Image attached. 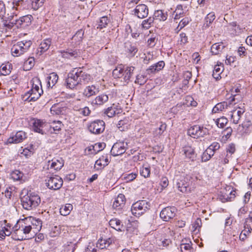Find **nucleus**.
<instances>
[{"label": "nucleus", "instance_id": "obj_61", "mask_svg": "<svg viewBox=\"0 0 252 252\" xmlns=\"http://www.w3.org/2000/svg\"><path fill=\"white\" fill-rule=\"evenodd\" d=\"M137 174L135 173L126 174L124 175V178L126 182H130L136 178Z\"/></svg>", "mask_w": 252, "mask_h": 252}, {"label": "nucleus", "instance_id": "obj_2", "mask_svg": "<svg viewBox=\"0 0 252 252\" xmlns=\"http://www.w3.org/2000/svg\"><path fill=\"white\" fill-rule=\"evenodd\" d=\"M21 202L24 209L31 210L39 205L41 199L39 196L35 193L30 192L22 197Z\"/></svg>", "mask_w": 252, "mask_h": 252}, {"label": "nucleus", "instance_id": "obj_6", "mask_svg": "<svg viewBox=\"0 0 252 252\" xmlns=\"http://www.w3.org/2000/svg\"><path fill=\"white\" fill-rule=\"evenodd\" d=\"M208 132L207 128L199 125H194L188 129V134L194 138H198L207 135Z\"/></svg>", "mask_w": 252, "mask_h": 252}, {"label": "nucleus", "instance_id": "obj_39", "mask_svg": "<svg viewBox=\"0 0 252 252\" xmlns=\"http://www.w3.org/2000/svg\"><path fill=\"white\" fill-rule=\"evenodd\" d=\"M224 47L222 43H216L212 45L211 52L213 55H218L222 51Z\"/></svg>", "mask_w": 252, "mask_h": 252}, {"label": "nucleus", "instance_id": "obj_45", "mask_svg": "<svg viewBox=\"0 0 252 252\" xmlns=\"http://www.w3.org/2000/svg\"><path fill=\"white\" fill-rule=\"evenodd\" d=\"M72 209L73 206L71 204H66L60 208V212L62 215L65 216L70 214Z\"/></svg>", "mask_w": 252, "mask_h": 252}, {"label": "nucleus", "instance_id": "obj_62", "mask_svg": "<svg viewBox=\"0 0 252 252\" xmlns=\"http://www.w3.org/2000/svg\"><path fill=\"white\" fill-rule=\"evenodd\" d=\"M201 220L200 219H197L195 222L192 224V228H193V231H196L197 229H199L200 228L201 226Z\"/></svg>", "mask_w": 252, "mask_h": 252}, {"label": "nucleus", "instance_id": "obj_12", "mask_svg": "<svg viewBox=\"0 0 252 252\" xmlns=\"http://www.w3.org/2000/svg\"><path fill=\"white\" fill-rule=\"evenodd\" d=\"M176 211L174 207H165L160 212V217L163 220L168 221L175 217Z\"/></svg>", "mask_w": 252, "mask_h": 252}, {"label": "nucleus", "instance_id": "obj_17", "mask_svg": "<svg viewBox=\"0 0 252 252\" xmlns=\"http://www.w3.org/2000/svg\"><path fill=\"white\" fill-rule=\"evenodd\" d=\"M126 145L124 142H117L112 146L111 150V154L114 157L124 154L126 151Z\"/></svg>", "mask_w": 252, "mask_h": 252}, {"label": "nucleus", "instance_id": "obj_52", "mask_svg": "<svg viewBox=\"0 0 252 252\" xmlns=\"http://www.w3.org/2000/svg\"><path fill=\"white\" fill-rule=\"evenodd\" d=\"M140 175L144 178H147L150 175V168L149 166H143L140 169Z\"/></svg>", "mask_w": 252, "mask_h": 252}, {"label": "nucleus", "instance_id": "obj_50", "mask_svg": "<svg viewBox=\"0 0 252 252\" xmlns=\"http://www.w3.org/2000/svg\"><path fill=\"white\" fill-rule=\"evenodd\" d=\"M109 22V20L107 16H103L100 18L97 28L102 29L106 27Z\"/></svg>", "mask_w": 252, "mask_h": 252}, {"label": "nucleus", "instance_id": "obj_47", "mask_svg": "<svg viewBox=\"0 0 252 252\" xmlns=\"http://www.w3.org/2000/svg\"><path fill=\"white\" fill-rule=\"evenodd\" d=\"M111 243V242H110V240H106L105 239H100L96 243V247L100 249H103L109 247Z\"/></svg>", "mask_w": 252, "mask_h": 252}, {"label": "nucleus", "instance_id": "obj_30", "mask_svg": "<svg viewBox=\"0 0 252 252\" xmlns=\"http://www.w3.org/2000/svg\"><path fill=\"white\" fill-rule=\"evenodd\" d=\"M154 21H164L167 18V12L162 10H156L153 16Z\"/></svg>", "mask_w": 252, "mask_h": 252}, {"label": "nucleus", "instance_id": "obj_35", "mask_svg": "<svg viewBox=\"0 0 252 252\" xmlns=\"http://www.w3.org/2000/svg\"><path fill=\"white\" fill-rule=\"evenodd\" d=\"M183 151L185 156L191 161L196 159V155L194 149L190 146H187L184 148Z\"/></svg>", "mask_w": 252, "mask_h": 252}, {"label": "nucleus", "instance_id": "obj_51", "mask_svg": "<svg viewBox=\"0 0 252 252\" xmlns=\"http://www.w3.org/2000/svg\"><path fill=\"white\" fill-rule=\"evenodd\" d=\"M227 123L228 120L224 117H222L220 118L217 119L216 121L217 126L220 128H223Z\"/></svg>", "mask_w": 252, "mask_h": 252}, {"label": "nucleus", "instance_id": "obj_7", "mask_svg": "<svg viewBox=\"0 0 252 252\" xmlns=\"http://www.w3.org/2000/svg\"><path fill=\"white\" fill-rule=\"evenodd\" d=\"M105 124L103 121L96 120L91 122L88 125L89 130L93 134H99L105 129Z\"/></svg>", "mask_w": 252, "mask_h": 252}, {"label": "nucleus", "instance_id": "obj_11", "mask_svg": "<svg viewBox=\"0 0 252 252\" xmlns=\"http://www.w3.org/2000/svg\"><path fill=\"white\" fill-rule=\"evenodd\" d=\"M63 184L62 179L57 175L49 177L46 183L48 188L54 190L60 189L62 187Z\"/></svg>", "mask_w": 252, "mask_h": 252}, {"label": "nucleus", "instance_id": "obj_14", "mask_svg": "<svg viewBox=\"0 0 252 252\" xmlns=\"http://www.w3.org/2000/svg\"><path fill=\"white\" fill-rule=\"evenodd\" d=\"M12 226L8 223L6 220L0 222V238H4L6 236H9L12 234Z\"/></svg>", "mask_w": 252, "mask_h": 252}, {"label": "nucleus", "instance_id": "obj_26", "mask_svg": "<svg viewBox=\"0 0 252 252\" xmlns=\"http://www.w3.org/2000/svg\"><path fill=\"white\" fill-rule=\"evenodd\" d=\"M245 112V110L241 108H239L231 111V120L233 123L237 124L239 123V121Z\"/></svg>", "mask_w": 252, "mask_h": 252}, {"label": "nucleus", "instance_id": "obj_36", "mask_svg": "<svg viewBox=\"0 0 252 252\" xmlns=\"http://www.w3.org/2000/svg\"><path fill=\"white\" fill-rule=\"evenodd\" d=\"M66 108L64 107H62L60 104H55L53 105L51 109V113L53 115H59L63 114L65 113Z\"/></svg>", "mask_w": 252, "mask_h": 252}, {"label": "nucleus", "instance_id": "obj_55", "mask_svg": "<svg viewBox=\"0 0 252 252\" xmlns=\"http://www.w3.org/2000/svg\"><path fill=\"white\" fill-rule=\"evenodd\" d=\"M182 252H192L193 248L189 243H182L180 245Z\"/></svg>", "mask_w": 252, "mask_h": 252}, {"label": "nucleus", "instance_id": "obj_57", "mask_svg": "<svg viewBox=\"0 0 252 252\" xmlns=\"http://www.w3.org/2000/svg\"><path fill=\"white\" fill-rule=\"evenodd\" d=\"M44 1L45 0H33L32 4V8L35 10H37L43 5Z\"/></svg>", "mask_w": 252, "mask_h": 252}, {"label": "nucleus", "instance_id": "obj_38", "mask_svg": "<svg viewBox=\"0 0 252 252\" xmlns=\"http://www.w3.org/2000/svg\"><path fill=\"white\" fill-rule=\"evenodd\" d=\"M108 100V96L105 94H100L95 97L92 100V104L102 105L104 103L107 102Z\"/></svg>", "mask_w": 252, "mask_h": 252}, {"label": "nucleus", "instance_id": "obj_33", "mask_svg": "<svg viewBox=\"0 0 252 252\" xmlns=\"http://www.w3.org/2000/svg\"><path fill=\"white\" fill-rule=\"evenodd\" d=\"M224 70L223 64L221 63H218L214 67L212 76L216 80H219L221 77L220 74Z\"/></svg>", "mask_w": 252, "mask_h": 252}, {"label": "nucleus", "instance_id": "obj_49", "mask_svg": "<svg viewBox=\"0 0 252 252\" xmlns=\"http://www.w3.org/2000/svg\"><path fill=\"white\" fill-rule=\"evenodd\" d=\"M84 32L80 30H78L76 33L73 36L72 40H74L76 44H79L80 41L82 40L84 35Z\"/></svg>", "mask_w": 252, "mask_h": 252}, {"label": "nucleus", "instance_id": "obj_58", "mask_svg": "<svg viewBox=\"0 0 252 252\" xmlns=\"http://www.w3.org/2000/svg\"><path fill=\"white\" fill-rule=\"evenodd\" d=\"M166 128V125L165 123H161L160 126L155 130V134L157 135H161Z\"/></svg>", "mask_w": 252, "mask_h": 252}, {"label": "nucleus", "instance_id": "obj_13", "mask_svg": "<svg viewBox=\"0 0 252 252\" xmlns=\"http://www.w3.org/2000/svg\"><path fill=\"white\" fill-rule=\"evenodd\" d=\"M27 137V133L25 132L22 130L18 131L10 136L7 139V143L8 144L19 143L23 141Z\"/></svg>", "mask_w": 252, "mask_h": 252}, {"label": "nucleus", "instance_id": "obj_44", "mask_svg": "<svg viewBox=\"0 0 252 252\" xmlns=\"http://www.w3.org/2000/svg\"><path fill=\"white\" fill-rule=\"evenodd\" d=\"M120 113V110L117 109L113 104L112 106L108 107L106 109L104 113L109 117L112 118L114 117L116 114Z\"/></svg>", "mask_w": 252, "mask_h": 252}, {"label": "nucleus", "instance_id": "obj_29", "mask_svg": "<svg viewBox=\"0 0 252 252\" xmlns=\"http://www.w3.org/2000/svg\"><path fill=\"white\" fill-rule=\"evenodd\" d=\"M99 92L98 87L94 85L89 86L86 87L84 90L83 94L87 97L95 95Z\"/></svg>", "mask_w": 252, "mask_h": 252}, {"label": "nucleus", "instance_id": "obj_64", "mask_svg": "<svg viewBox=\"0 0 252 252\" xmlns=\"http://www.w3.org/2000/svg\"><path fill=\"white\" fill-rule=\"evenodd\" d=\"M94 244L90 243L88 247L85 249L86 252H97V249Z\"/></svg>", "mask_w": 252, "mask_h": 252}, {"label": "nucleus", "instance_id": "obj_31", "mask_svg": "<svg viewBox=\"0 0 252 252\" xmlns=\"http://www.w3.org/2000/svg\"><path fill=\"white\" fill-rule=\"evenodd\" d=\"M110 226L118 231H124L125 227L121 223L120 220L117 219H112L109 222Z\"/></svg>", "mask_w": 252, "mask_h": 252}, {"label": "nucleus", "instance_id": "obj_59", "mask_svg": "<svg viewBox=\"0 0 252 252\" xmlns=\"http://www.w3.org/2000/svg\"><path fill=\"white\" fill-rule=\"evenodd\" d=\"M190 21V19L188 17H185L183 18L179 23L178 25V27L177 28L180 27V29L179 31L181 30L182 28H183L184 27H185L186 25H187L189 22Z\"/></svg>", "mask_w": 252, "mask_h": 252}, {"label": "nucleus", "instance_id": "obj_24", "mask_svg": "<svg viewBox=\"0 0 252 252\" xmlns=\"http://www.w3.org/2000/svg\"><path fill=\"white\" fill-rule=\"evenodd\" d=\"M109 163V160L108 157L106 155L102 156L95 161L94 168L96 170H101L107 165Z\"/></svg>", "mask_w": 252, "mask_h": 252}, {"label": "nucleus", "instance_id": "obj_27", "mask_svg": "<svg viewBox=\"0 0 252 252\" xmlns=\"http://www.w3.org/2000/svg\"><path fill=\"white\" fill-rule=\"evenodd\" d=\"M165 66V63L163 61H159L157 63L150 66L146 69L147 74H150L151 73H155L161 70Z\"/></svg>", "mask_w": 252, "mask_h": 252}, {"label": "nucleus", "instance_id": "obj_23", "mask_svg": "<svg viewBox=\"0 0 252 252\" xmlns=\"http://www.w3.org/2000/svg\"><path fill=\"white\" fill-rule=\"evenodd\" d=\"M32 123V128L34 131L43 134V128L46 126L45 122L39 119H34Z\"/></svg>", "mask_w": 252, "mask_h": 252}, {"label": "nucleus", "instance_id": "obj_21", "mask_svg": "<svg viewBox=\"0 0 252 252\" xmlns=\"http://www.w3.org/2000/svg\"><path fill=\"white\" fill-rule=\"evenodd\" d=\"M12 230L13 232L11 234L13 239L21 241L29 239V236L25 235L19 227H16V224L12 227Z\"/></svg>", "mask_w": 252, "mask_h": 252}, {"label": "nucleus", "instance_id": "obj_25", "mask_svg": "<svg viewBox=\"0 0 252 252\" xmlns=\"http://www.w3.org/2000/svg\"><path fill=\"white\" fill-rule=\"evenodd\" d=\"M126 201L125 196L123 194H119L115 199L113 204V207L116 210H120L125 205Z\"/></svg>", "mask_w": 252, "mask_h": 252}, {"label": "nucleus", "instance_id": "obj_43", "mask_svg": "<svg viewBox=\"0 0 252 252\" xmlns=\"http://www.w3.org/2000/svg\"><path fill=\"white\" fill-rule=\"evenodd\" d=\"M51 44V39L50 38H46L44 39L40 45L39 49L40 52L42 53L46 51L50 47Z\"/></svg>", "mask_w": 252, "mask_h": 252}, {"label": "nucleus", "instance_id": "obj_16", "mask_svg": "<svg viewBox=\"0 0 252 252\" xmlns=\"http://www.w3.org/2000/svg\"><path fill=\"white\" fill-rule=\"evenodd\" d=\"M188 179L184 176H177L176 186L179 190L182 192H186L189 185L188 182Z\"/></svg>", "mask_w": 252, "mask_h": 252}, {"label": "nucleus", "instance_id": "obj_34", "mask_svg": "<svg viewBox=\"0 0 252 252\" xmlns=\"http://www.w3.org/2000/svg\"><path fill=\"white\" fill-rule=\"evenodd\" d=\"M60 55L64 58L72 59L79 56V54L76 50H69L68 51H62Z\"/></svg>", "mask_w": 252, "mask_h": 252}, {"label": "nucleus", "instance_id": "obj_15", "mask_svg": "<svg viewBox=\"0 0 252 252\" xmlns=\"http://www.w3.org/2000/svg\"><path fill=\"white\" fill-rule=\"evenodd\" d=\"M134 15L138 18L143 19L146 17L149 13V9L144 4L137 5L133 10Z\"/></svg>", "mask_w": 252, "mask_h": 252}, {"label": "nucleus", "instance_id": "obj_10", "mask_svg": "<svg viewBox=\"0 0 252 252\" xmlns=\"http://www.w3.org/2000/svg\"><path fill=\"white\" fill-rule=\"evenodd\" d=\"M220 193L219 198L222 202L231 201L235 196V191L231 186H226Z\"/></svg>", "mask_w": 252, "mask_h": 252}, {"label": "nucleus", "instance_id": "obj_37", "mask_svg": "<svg viewBox=\"0 0 252 252\" xmlns=\"http://www.w3.org/2000/svg\"><path fill=\"white\" fill-rule=\"evenodd\" d=\"M215 18L216 16L214 12H211L208 14L204 19L203 29H204L209 28Z\"/></svg>", "mask_w": 252, "mask_h": 252}, {"label": "nucleus", "instance_id": "obj_32", "mask_svg": "<svg viewBox=\"0 0 252 252\" xmlns=\"http://www.w3.org/2000/svg\"><path fill=\"white\" fill-rule=\"evenodd\" d=\"M58 78V75L56 73L52 72L50 73L46 78L47 87L48 88H53V87L57 83Z\"/></svg>", "mask_w": 252, "mask_h": 252}, {"label": "nucleus", "instance_id": "obj_56", "mask_svg": "<svg viewBox=\"0 0 252 252\" xmlns=\"http://www.w3.org/2000/svg\"><path fill=\"white\" fill-rule=\"evenodd\" d=\"M124 69L121 67H118L113 71V76L115 78H120L123 77Z\"/></svg>", "mask_w": 252, "mask_h": 252}, {"label": "nucleus", "instance_id": "obj_48", "mask_svg": "<svg viewBox=\"0 0 252 252\" xmlns=\"http://www.w3.org/2000/svg\"><path fill=\"white\" fill-rule=\"evenodd\" d=\"M24 174L20 170H15L13 171L11 174V178L14 181H19L22 179Z\"/></svg>", "mask_w": 252, "mask_h": 252}, {"label": "nucleus", "instance_id": "obj_4", "mask_svg": "<svg viewBox=\"0 0 252 252\" xmlns=\"http://www.w3.org/2000/svg\"><path fill=\"white\" fill-rule=\"evenodd\" d=\"M43 94L41 85L39 80L36 79L33 81L31 90L25 94V96H27L29 101H35L38 99Z\"/></svg>", "mask_w": 252, "mask_h": 252}, {"label": "nucleus", "instance_id": "obj_22", "mask_svg": "<svg viewBox=\"0 0 252 252\" xmlns=\"http://www.w3.org/2000/svg\"><path fill=\"white\" fill-rule=\"evenodd\" d=\"M13 23L9 22L5 19L4 15H0V31L2 32H6L13 27Z\"/></svg>", "mask_w": 252, "mask_h": 252}, {"label": "nucleus", "instance_id": "obj_20", "mask_svg": "<svg viewBox=\"0 0 252 252\" xmlns=\"http://www.w3.org/2000/svg\"><path fill=\"white\" fill-rule=\"evenodd\" d=\"M64 165V160L62 158H54L48 161V168L55 171L60 170Z\"/></svg>", "mask_w": 252, "mask_h": 252}, {"label": "nucleus", "instance_id": "obj_28", "mask_svg": "<svg viewBox=\"0 0 252 252\" xmlns=\"http://www.w3.org/2000/svg\"><path fill=\"white\" fill-rule=\"evenodd\" d=\"M135 67L133 66L124 67V71L123 72V79L125 83L127 84L130 80L131 76L133 74Z\"/></svg>", "mask_w": 252, "mask_h": 252}, {"label": "nucleus", "instance_id": "obj_9", "mask_svg": "<svg viewBox=\"0 0 252 252\" xmlns=\"http://www.w3.org/2000/svg\"><path fill=\"white\" fill-rule=\"evenodd\" d=\"M236 94H232L228 100L227 101H222L217 103L213 108L212 112L214 113H218L220 111H222L225 109H227L228 107L233 104H235V96Z\"/></svg>", "mask_w": 252, "mask_h": 252}, {"label": "nucleus", "instance_id": "obj_54", "mask_svg": "<svg viewBox=\"0 0 252 252\" xmlns=\"http://www.w3.org/2000/svg\"><path fill=\"white\" fill-rule=\"evenodd\" d=\"M34 64V59L33 57H30L24 63V66L27 70L32 68Z\"/></svg>", "mask_w": 252, "mask_h": 252}, {"label": "nucleus", "instance_id": "obj_18", "mask_svg": "<svg viewBox=\"0 0 252 252\" xmlns=\"http://www.w3.org/2000/svg\"><path fill=\"white\" fill-rule=\"evenodd\" d=\"M28 221H30V225L32 230L33 234H35L39 231L42 227V221L39 219L32 217L26 218Z\"/></svg>", "mask_w": 252, "mask_h": 252}, {"label": "nucleus", "instance_id": "obj_41", "mask_svg": "<svg viewBox=\"0 0 252 252\" xmlns=\"http://www.w3.org/2000/svg\"><path fill=\"white\" fill-rule=\"evenodd\" d=\"M11 64L9 63H2L0 66V75H7L11 72Z\"/></svg>", "mask_w": 252, "mask_h": 252}, {"label": "nucleus", "instance_id": "obj_40", "mask_svg": "<svg viewBox=\"0 0 252 252\" xmlns=\"http://www.w3.org/2000/svg\"><path fill=\"white\" fill-rule=\"evenodd\" d=\"M125 47L126 51L130 54L131 56H134L138 51L135 44L130 42L125 43Z\"/></svg>", "mask_w": 252, "mask_h": 252}, {"label": "nucleus", "instance_id": "obj_19", "mask_svg": "<svg viewBox=\"0 0 252 252\" xmlns=\"http://www.w3.org/2000/svg\"><path fill=\"white\" fill-rule=\"evenodd\" d=\"M32 18V16L31 15L21 17L19 19L15 20V24L18 28H25L31 24Z\"/></svg>", "mask_w": 252, "mask_h": 252}, {"label": "nucleus", "instance_id": "obj_46", "mask_svg": "<svg viewBox=\"0 0 252 252\" xmlns=\"http://www.w3.org/2000/svg\"><path fill=\"white\" fill-rule=\"evenodd\" d=\"M63 125L60 121H54L51 123L50 128H52L54 132L56 133L61 130Z\"/></svg>", "mask_w": 252, "mask_h": 252}, {"label": "nucleus", "instance_id": "obj_42", "mask_svg": "<svg viewBox=\"0 0 252 252\" xmlns=\"http://www.w3.org/2000/svg\"><path fill=\"white\" fill-rule=\"evenodd\" d=\"M252 229L250 225L244 224V229L240 234L239 238L242 241H244L252 232Z\"/></svg>", "mask_w": 252, "mask_h": 252}, {"label": "nucleus", "instance_id": "obj_53", "mask_svg": "<svg viewBox=\"0 0 252 252\" xmlns=\"http://www.w3.org/2000/svg\"><path fill=\"white\" fill-rule=\"evenodd\" d=\"M154 21L152 17H150L148 19L143 20L142 23V28L148 29L151 27L152 24L154 23Z\"/></svg>", "mask_w": 252, "mask_h": 252}, {"label": "nucleus", "instance_id": "obj_3", "mask_svg": "<svg viewBox=\"0 0 252 252\" xmlns=\"http://www.w3.org/2000/svg\"><path fill=\"white\" fill-rule=\"evenodd\" d=\"M32 44L31 40H23L14 44L11 49L12 55L19 57L27 52Z\"/></svg>", "mask_w": 252, "mask_h": 252}, {"label": "nucleus", "instance_id": "obj_8", "mask_svg": "<svg viewBox=\"0 0 252 252\" xmlns=\"http://www.w3.org/2000/svg\"><path fill=\"white\" fill-rule=\"evenodd\" d=\"M30 221H28L26 218L20 219L16 224V227H19L26 236H29V239L33 236L32 230L30 225Z\"/></svg>", "mask_w": 252, "mask_h": 252}, {"label": "nucleus", "instance_id": "obj_5", "mask_svg": "<svg viewBox=\"0 0 252 252\" xmlns=\"http://www.w3.org/2000/svg\"><path fill=\"white\" fill-rule=\"evenodd\" d=\"M150 207V203L146 200H139L132 204L131 211L135 217H139L148 211Z\"/></svg>", "mask_w": 252, "mask_h": 252}, {"label": "nucleus", "instance_id": "obj_63", "mask_svg": "<svg viewBox=\"0 0 252 252\" xmlns=\"http://www.w3.org/2000/svg\"><path fill=\"white\" fill-rule=\"evenodd\" d=\"M78 110L80 114L83 115L84 116H88L91 113V111L88 107L80 108Z\"/></svg>", "mask_w": 252, "mask_h": 252}, {"label": "nucleus", "instance_id": "obj_60", "mask_svg": "<svg viewBox=\"0 0 252 252\" xmlns=\"http://www.w3.org/2000/svg\"><path fill=\"white\" fill-rule=\"evenodd\" d=\"M146 82L145 77L143 75H138L136 76V78L135 81V83L140 85L144 84Z\"/></svg>", "mask_w": 252, "mask_h": 252}, {"label": "nucleus", "instance_id": "obj_1", "mask_svg": "<svg viewBox=\"0 0 252 252\" xmlns=\"http://www.w3.org/2000/svg\"><path fill=\"white\" fill-rule=\"evenodd\" d=\"M91 79L90 74L87 73L81 68H75L72 70L65 80L67 88L72 89L78 85L86 84Z\"/></svg>", "mask_w": 252, "mask_h": 252}]
</instances>
